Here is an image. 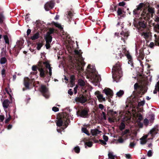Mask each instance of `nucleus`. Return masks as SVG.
<instances>
[{"instance_id":"obj_10","label":"nucleus","mask_w":159,"mask_h":159,"mask_svg":"<svg viewBox=\"0 0 159 159\" xmlns=\"http://www.w3.org/2000/svg\"><path fill=\"white\" fill-rule=\"evenodd\" d=\"M75 100L76 102H79L83 104L87 101V99L83 94H81L80 95V97H76L75 98Z\"/></svg>"},{"instance_id":"obj_25","label":"nucleus","mask_w":159,"mask_h":159,"mask_svg":"<svg viewBox=\"0 0 159 159\" xmlns=\"http://www.w3.org/2000/svg\"><path fill=\"white\" fill-rule=\"evenodd\" d=\"M75 76L74 75H72L70 76V83L71 84L73 85L75 84Z\"/></svg>"},{"instance_id":"obj_55","label":"nucleus","mask_w":159,"mask_h":159,"mask_svg":"<svg viewBox=\"0 0 159 159\" xmlns=\"http://www.w3.org/2000/svg\"><path fill=\"white\" fill-rule=\"evenodd\" d=\"M128 63L129 64H130V66L132 67H134V63L133 60H128Z\"/></svg>"},{"instance_id":"obj_46","label":"nucleus","mask_w":159,"mask_h":159,"mask_svg":"<svg viewBox=\"0 0 159 159\" xmlns=\"http://www.w3.org/2000/svg\"><path fill=\"white\" fill-rule=\"evenodd\" d=\"M8 118L5 120V123L6 124H8L9 122L10 121V112H8Z\"/></svg>"},{"instance_id":"obj_36","label":"nucleus","mask_w":159,"mask_h":159,"mask_svg":"<svg viewBox=\"0 0 159 159\" xmlns=\"http://www.w3.org/2000/svg\"><path fill=\"white\" fill-rule=\"evenodd\" d=\"M154 36L155 38V44L159 46V37H157V35L156 34L154 35Z\"/></svg>"},{"instance_id":"obj_63","label":"nucleus","mask_w":159,"mask_h":159,"mask_svg":"<svg viewBox=\"0 0 159 159\" xmlns=\"http://www.w3.org/2000/svg\"><path fill=\"white\" fill-rule=\"evenodd\" d=\"M41 58L43 59V60H45L46 57L44 53H42L41 54Z\"/></svg>"},{"instance_id":"obj_11","label":"nucleus","mask_w":159,"mask_h":159,"mask_svg":"<svg viewBox=\"0 0 159 159\" xmlns=\"http://www.w3.org/2000/svg\"><path fill=\"white\" fill-rule=\"evenodd\" d=\"M54 3L52 1L47 2L44 5V8L46 11H48L54 7Z\"/></svg>"},{"instance_id":"obj_17","label":"nucleus","mask_w":159,"mask_h":159,"mask_svg":"<svg viewBox=\"0 0 159 159\" xmlns=\"http://www.w3.org/2000/svg\"><path fill=\"white\" fill-rule=\"evenodd\" d=\"M75 56L77 58H78V60H84V59L83 58V57H82V52L81 51V50H75L74 51Z\"/></svg>"},{"instance_id":"obj_33","label":"nucleus","mask_w":159,"mask_h":159,"mask_svg":"<svg viewBox=\"0 0 159 159\" xmlns=\"http://www.w3.org/2000/svg\"><path fill=\"white\" fill-rule=\"evenodd\" d=\"M39 67V64H38V66L33 65L32 67V70L34 72L35 74L37 73V70Z\"/></svg>"},{"instance_id":"obj_45","label":"nucleus","mask_w":159,"mask_h":159,"mask_svg":"<svg viewBox=\"0 0 159 159\" xmlns=\"http://www.w3.org/2000/svg\"><path fill=\"white\" fill-rule=\"evenodd\" d=\"M143 123L144 125L146 126H147L148 125L149 123V120L147 118H145L144 120Z\"/></svg>"},{"instance_id":"obj_60","label":"nucleus","mask_w":159,"mask_h":159,"mask_svg":"<svg viewBox=\"0 0 159 159\" xmlns=\"http://www.w3.org/2000/svg\"><path fill=\"white\" fill-rule=\"evenodd\" d=\"M9 88H6L5 89V91L9 95V98L10 97V93L9 91Z\"/></svg>"},{"instance_id":"obj_8","label":"nucleus","mask_w":159,"mask_h":159,"mask_svg":"<svg viewBox=\"0 0 159 159\" xmlns=\"http://www.w3.org/2000/svg\"><path fill=\"white\" fill-rule=\"evenodd\" d=\"M154 11L153 8L149 7L148 8V11H143L142 14V16L144 19H148L150 17V14H151L152 16V14L154 13Z\"/></svg>"},{"instance_id":"obj_30","label":"nucleus","mask_w":159,"mask_h":159,"mask_svg":"<svg viewBox=\"0 0 159 159\" xmlns=\"http://www.w3.org/2000/svg\"><path fill=\"white\" fill-rule=\"evenodd\" d=\"M154 30L155 31L159 33V24H157L154 25Z\"/></svg>"},{"instance_id":"obj_26","label":"nucleus","mask_w":159,"mask_h":159,"mask_svg":"<svg viewBox=\"0 0 159 159\" xmlns=\"http://www.w3.org/2000/svg\"><path fill=\"white\" fill-rule=\"evenodd\" d=\"M78 83L79 85L81 87L84 86L85 84L84 81L81 79L79 80Z\"/></svg>"},{"instance_id":"obj_39","label":"nucleus","mask_w":159,"mask_h":159,"mask_svg":"<svg viewBox=\"0 0 159 159\" xmlns=\"http://www.w3.org/2000/svg\"><path fill=\"white\" fill-rule=\"evenodd\" d=\"M108 156L110 159H115V156L113 155L112 152H109L108 154Z\"/></svg>"},{"instance_id":"obj_15","label":"nucleus","mask_w":159,"mask_h":159,"mask_svg":"<svg viewBox=\"0 0 159 159\" xmlns=\"http://www.w3.org/2000/svg\"><path fill=\"white\" fill-rule=\"evenodd\" d=\"M103 92H104L108 97H109L112 98L113 96L112 91L109 88L105 89L103 90Z\"/></svg>"},{"instance_id":"obj_16","label":"nucleus","mask_w":159,"mask_h":159,"mask_svg":"<svg viewBox=\"0 0 159 159\" xmlns=\"http://www.w3.org/2000/svg\"><path fill=\"white\" fill-rule=\"evenodd\" d=\"M23 43L24 42L22 40H20L17 42L15 46V48L17 49V51H20L23 48Z\"/></svg>"},{"instance_id":"obj_35","label":"nucleus","mask_w":159,"mask_h":159,"mask_svg":"<svg viewBox=\"0 0 159 159\" xmlns=\"http://www.w3.org/2000/svg\"><path fill=\"white\" fill-rule=\"evenodd\" d=\"M125 56L128 60H132V57L128 52L127 51L125 53Z\"/></svg>"},{"instance_id":"obj_4","label":"nucleus","mask_w":159,"mask_h":159,"mask_svg":"<svg viewBox=\"0 0 159 159\" xmlns=\"http://www.w3.org/2000/svg\"><path fill=\"white\" fill-rule=\"evenodd\" d=\"M134 87L135 91H134V93H136V95L137 96H139L140 94L143 95L147 91L146 90H144L143 86L139 85L137 83H136L134 84Z\"/></svg>"},{"instance_id":"obj_32","label":"nucleus","mask_w":159,"mask_h":159,"mask_svg":"<svg viewBox=\"0 0 159 159\" xmlns=\"http://www.w3.org/2000/svg\"><path fill=\"white\" fill-rule=\"evenodd\" d=\"M125 127V125L123 122H121L119 126V129L120 131H122Z\"/></svg>"},{"instance_id":"obj_48","label":"nucleus","mask_w":159,"mask_h":159,"mask_svg":"<svg viewBox=\"0 0 159 159\" xmlns=\"http://www.w3.org/2000/svg\"><path fill=\"white\" fill-rule=\"evenodd\" d=\"M141 144H145L146 142L147 141L146 140H145V139L143 138H142L141 139Z\"/></svg>"},{"instance_id":"obj_23","label":"nucleus","mask_w":159,"mask_h":159,"mask_svg":"<svg viewBox=\"0 0 159 159\" xmlns=\"http://www.w3.org/2000/svg\"><path fill=\"white\" fill-rule=\"evenodd\" d=\"M54 29L53 28H50L49 29V31L48 32L45 38H48L49 37H51V39L52 38L51 34L54 32Z\"/></svg>"},{"instance_id":"obj_6","label":"nucleus","mask_w":159,"mask_h":159,"mask_svg":"<svg viewBox=\"0 0 159 159\" xmlns=\"http://www.w3.org/2000/svg\"><path fill=\"white\" fill-rule=\"evenodd\" d=\"M89 109L87 108H84L79 109L77 112V114L83 118H88L89 116L88 112Z\"/></svg>"},{"instance_id":"obj_41","label":"nucleus","mask_w":159,"mask_h":159,"mask_svg":"<svg viewBox=\"0 0 159 159\" xmlns=\"http://www.w3.org/2000/svg\"><path fill=\"white\" fill-rule=\"evenodd\" d=\"M4 40L5 41V43H7L9 44V40L7 36L6 35H5L4 36Z\"/></svg>"},{"instance_id":"obj_51","label":"nucleus","mask_w":159,"mask_h":159,"mask_svg":"<svg viewBox=\"0 0 159 159\" xmlns=\"http://www.w3.org/2000/svg\"><path fill=\"white\" fill-rule=\"evenodd\" d=\"M152 151L151 150H149L148 152L147 155L148 157H151L152 156Z\"/></svg>"},{"instance_id":"obj_18","label":"nucleus","mask_w":159,"mask_h":159,"mask_svg":"<svg viewBox=\"0 0 159 159\" xmlns=\"http://www.w3.org/2000/svg\"><path fill=\"white\" fill-rule=\"evenodd\" d=\"M30 83V80L28 78H25L24 80V84L27 89H29V85Z\"/></svg>"},{"instance_id":"obj_31","label":"nucleus","mask_w":159,"mask_h":159,"mask_svg":"<svg viewBox=\"0 0 159 159\" xmlns=\"http://www.w3.org/2000/svg\"><path fill=\"white\" fill-rule=\"evenodd\" d=\"M52 24H53L56 27H57L59 29H61L63 28L60 24L55 22H52Z\"/></svg>"},{"instance_id":"obj_5","label":"nucleus","mask_w":159,"mask_h":159,"mask_svg":"<svg viewBox=\"0 0 159 159\" xmlns=\"http://www.w3.org/2000/svg\"><path fill=\"white\" fill-rule=\"evenodd\" d=\"M87 68L88 69V71L93 74L95 76V79H97V81H99L101 80V77L100 75H98V72L96 71L95 67L91 66L90 64L88 65Z\"/></svg>"},{"instance_id":"obj_62","label":"nucleus","mask_w":159,"mask_h":159,"mask_svg":"<svg viewBox=\"0 0 159 159\" xmlns=\"http://www.w3.org/2000/svg\"><path fill=\"white\" fill-rule=\"evenodd\" d=\"M125 4V3L124 2H120L119 3V5L120 6H124Z\"/></svg>"},{"instance_id":"obj_13","label":"nucleus","mask_w":159,"mask_h":159,"mask_svg":"<svg viewBox=\"0 0 159 159\" xmlns=\"http://www.w3.org/2000/svg\"><path fill=\"white\" fill-rule=\"evenodd\" d=\"M143 3H140L137 6L136 9H134L133 11V14L136 15L139 14L142 10V9L143 6Z\"/></svg>"},{"instance_id":"obj_42","label":"nucleus","mask_w":159,"mask_h":159,"mask_svg":"<svg viewBox=\"0 0 159 159\" xmlns=\"http://www.w3.org/2000/svg\"><path fill=\"white\" fill-rule=\"evenodd\" d=\"M74 150L75 152L76 153H79L80 152V149L79 146L75 147L74 148Z\"/></svg>"},{"instance_id":"obj_54","label":"nucleus","mask_w":159,"mask_h":159,"mask_svg":"<svg viewBox=\"0 0 159 159\" xmlns=\"http://www.w3.org/2000/svg\"><path fill=\"white\" fill-rule=\"evenodd\" d=\"M99 141L100 142V143L102 145H105L107 144L106 142L104 141L103 140L99 139Z\"/></svg>"},{"instance_id":"obj_43","label":"nucleus","mask_w":159,"mask_h":159,"mask_svg":"<svg viewBox=\"0 0 159 159\" xmlns=\"http://www.w3.org/2000/svg\"><path fill=\"white\" fill-rule=\"evenodd\" d=\"M115 118H113V117H111L110 116H109L108 118V121L110 123H114L115 122Z\"/></svg>"},{"instance_id":"obj_20","label":"nucleus","mask_w":159,"mask_h":159,"mask_svg":"<svg viewBox=\"0 0 159 159\" xmlns=\"http://www.w3.org/2000/svg\"><path fill=\"white\" fill-rule=\"evenodd\" d=\"M45 39L46 42L45 45L46 48L47 49H48L50 48V44L52 41V39L50 37H49L48 38H45Z\"/></svg>"},{"instance_id":"obj_49","label":"nucleus","mask_w":159,"mask_h":159,"mask_svg":"<svg viewBox=\"0 0 159 159\" xmlns=\"http://www.w3.org/2000/svg\"><path fill=\"white\" fill-rule=\"evenodd\" d=\"M145 101L143 100L139 102L138 106L139 107L141 106H143L145 104Z\"/></svg>"},{"instance_id":"obj_3","label":"nucleus","mask_w":159,"mask_h":159,"mask_svg":"<svg viewBox=\"0 0 159 159\" xmlns=\"http://www.w3.org/2000/svg\"><path fill=\"white\" fill-rule=\"evenodd\" d=\"M121 64L119 61L113 66L112 69V78L115 81L117 82L122 76Z\"/></svg>"},{"instance_id":"obj_40","label":"nucleus","mask_w":159,"mask_h":159,"mask_svg":"<svg viewBox=\"0 0 159 159\" xmlns=\"http://www.w3.org/2000/svg\"><path fill=\"white\" fill-rule=\"evenodd\" d=\"M66 15L67 18L68 19H70V18L72 17L73 16V14L70 11H69L67 12Z\"/></svg>"},{"instance_id":"obj_44","label":"nucleus","mask_w":159,"mask_h":159,"mask_svg":"<svg viewBox=\"0 0 159 159\" xmlns=\"http://www.w3.org/2000/svg\"><path fill=\"white\" fill-rule=\"evenodd\" d=\"M141 35L145 39L148 38V34L147 33H141Z\"/></svg>"},{"instance_id":"obj_47","label":"nucleus","mask_w":159,"mask_h":159,"mask_svg":"<svg viewBox=\"0 0 159 159\" xmlns=\"http://www.w3.org/2000/svg\"><path fill=\"white\" fill-rule=\"evenodd\" d=\"M85 145L89 147H91L93 145V143L91 142H87L85 143Z\"/></svg>"},{"instance_id":"obj_19","label":"nucleus","mask_w":159,"mask_h":159,"mask_svg":"<svg viewBox=\"0 0 159 159\" xmlns=\"http://www.w3.org/2000/svg\"><path fill=\"white\" fill-rule=\"evenodd\" d=\"M137 27L139 30L142 31L145 28L146 25L143 22L139 21L138 23Z\"/></svg>"},{"instance_id":"obj_14","label":"nucleus","mask_w":159,"mask_h":159,"mask_svg":"<svg viewBox=\"0 0 159 159\" xmlns=\"http://www.w3.org/2000/svg\"><path fill=\"white\" fill-rule=\"evenodd\" d=\"M110 107H108L107 108V115L109 116H111L113 118H115L116 116L117 115V113L116 111H114L112 109L109 110L108 108Z\"/></svg>"},{"instance_id":"obj_12","label":"nucleus","mask_w":159,"mask_h":159,"mask_svg":"<svg viewBox=\"0 0 159 159\" xmlns=\"http://www.w3.org/2000/svg\"><path fill=\"white\" fill-rule=\"evenodd\" d=\"M120 35L121 40H123L125 43V40L127 39L129 35L128 32L123 31L120 33Z\"/></svg>"},{"instance_id":"obj_28","label":"nucleus","mask_w":159,"mask_h":159,"mask_svg":"<svg viewBox=\"0 0 159 159\" xmlns=\"http://www.w3.org/2000/svg\"><path fill=\"white\" fill-rule=\"evenodd\" d=\"M81 130L83 132L86 134L88 135L89 136L90 135L89 133V131L87 130V128H85V127L82 128L81 129Z\"/></svg>"},{"instance_id":"obj_58","label":"nucleus","mask_w":159,"mask_h":159,"mask_svg":"<svg viewBox=\"0 0 159 159\" xmlns=\"http://www.w3.org/2000/svg\"><path fill=\"white\" fill-rule=\"evenodd\" d=\"M103 139L106 142H107L108 139V137L105 135H103Z\"/></svg>"},{"instance_id":"obj_34","label":"nucleus","mask_w":159,"mask_h":159,"mask_svg":"<svg viewBox=\"0 0 159 159\" xmlns=\"http://www.w3.org/2000/svg\"><path fill=\"white\" fill-rule=\"evenodd\" d=\"M137 117L138 118L137 121H141L143 120V116L140 113H138L137 115Z\"/></svg>"},{"instance_id":"obj_64","label":"nucleus","mask_w":159,"mask_h":159,"mask_svg":"<svg viewBox=\"0 0 159 159\" xmlns=\"http://www.w3.org/2000/svg\"><path fill=\"white\" fill-rule=\"evenodd\" d=\"M68 93L70 94V95H72L73 93L72 91V89H69L68 91Z\"/></svg>"},{"instance_id":"obj_52","label":"nucleus","mask_w":159,"mask_h":159,"mask_svg":"<svg viewBox=\"0 0 159 159\" xmlns=\"http://www.w3.org/2000/svg\"><path fill=\"white\" fill-rule=\"evenodd\" d=\"M43 46V44L41 43H39L37 44V48L38 50H39Z\"/></svg>"},{"instance_id":"obj_2","label":"nucleus","mask_w":159,"mask_h":159,"mask_svg":"<svg viewBox=\"0 0 159 159\" xmlns=\"http://www.w3.org/2000/svg\"><path fill=\"white\" fill-rule=\"evenodd\" d=\"M57 120L56 122L57 125L58 127L63 126L66 128L70 122L68 114L66 112L60 114L57 116Z\"/></svg>"},{"instance_id":"obj_21","label":"nucleus","mask_w":159,"mask_h":159,"mask_svg":"<svg viewBox=\"0 0 159 159\" xmlns=\"http://www.w3.org/2000/svg\"><path fill=\"white\" fill-rule=\"evenodd\" d=\"M10 103V101L8 99H5L2 102L3 107L5 110L6 109Z\"/></svg>"},{"instance_id":"obj_1","label":"nucleus","mask_w":159,"mask_h":159,"mask_svg":"<svg viewBox=\"0 0 159 159\" xmlns=\"http://www.w3.org/2000/svg\"><path fill=\"white\" fill-rule=\"evenodd\" d=\"M68 66L70 70L74 72L78 71L79 73L84 70L83 67L85 64L84 60H68Z\"/></svg>"},{"instance_id":"obj_56","label":"nucleus","mask_w":159,"mask_h":159,"mask_svg":"<svg viewBox=\"0 0 159 159\" xmlns=\"http://www.w3.org/2000/svg\"><path fill=\"white\" fill-rule=\"evenodd\" d=\"M52 110L55 112H57L59 111V109L58 107H54L52 108Z\"/></svg>"},{"instance_id":"obj_29","label":"nucleus","mask_w":159,"mask_h":159,"mask_svg":"<svg viewBox=\"0 0 159 159\" xmlns=\"http://www.w3.org/2000/svg\"><path fill=\"white\" fill-rule=\"evenodd\" d=\"M123 11V9L121 8H118L117 12L118 16H121Z\"/></svg>"},{"instance_id":"obj_53","label":"nucleus","mask_w":159,"mask_h":159,"mask_svg":"<svg viewBox=\"0 0 159 159\" xmlns=\"http://www.w3.org/2000/svg\"><path fill=\"white\" fill-rule=\"evenodd\" d=\"M117 141L119 143H123L124 140L121 137H120Z\"/></svg>"},{"instance_id":"obj_59","label":"nucleus","mask_w":159,"mask_h":159,"mask_svg":"<svg viewBox=\"0 0 159 159\" xmlns=\"http://www.w3.org/2000/svg\"><path fill=\"white\" fill-rule=\"evenodd\" d=\"M135 145V143L134 142H131L130 143L129 146L131 148H133Z\"/></svg>"},{"instance_id":"obj_57","label":"nucleus","mask_w":159,"mask_h":159,"mask_svg":"<svg viewBox=\"0 0 159 159\" xmlns=\"http://www.w3.org/2000/svg\"><path fill=\"white\" fill-rule=\"evenodd\" d=\"M140 121H138V125L139 126V128H142L143 127V123L141 122Z\"/></svg>"},{"instance_id":"obj_22","label":"nucleus","mask_w":159,"mask_h":159,"mask_svg":"<svg viewBox=\"0 0 159 159\" xmlns=\"http://www.w3.org/2000/svg\"><path fill=\"white\" fill-rule=\"evenodd\" d=\"M101 132V131L97 129H91V133L93 136H96L98 134Z\"/></svg>"},{"instance_id":"obj_9","label":"nucleus","mask_w":159,"mask_h":159,"mask_svg":"<svg viewBox=\"0 0 159 159\" xmlns=\"http://www.w3.org/2000/svg\"><path fill=\"white\" fill-rule=\"evenodd\" d=\"M44 62L41 61L39 62V67L38 70L40 72V76L41 77L44 78L45 76V72L44 70Z\"/></svg>"},{"instance_id":"obj_7","label":"nucleus","mask_w":159,"mask_h":159,"mask_svg":"<svg viewBox=\"0 0 159 159\" xmlns=\"http://www.w3.org/2000/svg\"><path fill=\"white\" fill-rule=\"evenodd\" d=\"M40 92L42 93V95L46 98L49 97L48 89L46 85H41L39 89Z\"/></svg>"},{"instance_id":"obj_38","label":"nucleus","mask_w":159,"mask_h":159,"mask_svg":"<svg viewBox=\"0 0 159 159\" xmlns=\"http://www.w3.org/2000/svg\"><path fill=\"white\" fill-rule=\"evenodd\" d=\"M130 130L129 129H126L124 131L122 132L121 135L122 136H124L126 135L127 134L129 133Z\"/></svg>"},{"instance_id":"obj_27","label":"nucleus","mask_w":159,"mask_h":159,"mask_svg":"<svg viewBox=\"0 0 159 159\" xmlns=\"http://www.w3.org/2000/svg\"><path fill=\"white\" fill-rule=\"evenodd\" d=\"M149 133L153 136L154 134H157V129L156 128H153L150 131Z\"/></svg>"},{"instance_id":"obj_24","label":"nucleus","mask_w":159,"mask_h":159,"mask_svg":"<svg viewBox=\"0 0 159 159\" xmlns=\"http://www.w3.org/2000/svg\"><path fill=\"white\" fill-rule=\"evenodd\" d=\"M39 37V32H37L34 34L30 37V39L32 40H35L37 39Z\"/></svg>"},{"instance_id":"obj_37","label":"nucleus","mask_w":159,"mask_h":159,"mask_svg":"<svg viewBox=\"0 0 159 159\" xmlns=\"http://www.w3.org/2000/svg\"><path fill=\"white\" fill-rule=\"evenodd\" d=\"M124 93V92L123 90H120L116 93V95L119 97L121 96Z\"/></svg>"},{"instance_id":"obj_61","label":"nucleus","mask_w":159,"mask_h":159,"mask_svg":"<svg viewBox=\"0 0 159 159\" xmlns=\"http://www.w3.org/2000/svg\"><path fill=\"white\" fill-rule=\"evenodd\" d=\"M5 117L3 115H0V121L2 122L4 119Z\"/></svg>"},{"instance_id":"obj_50","label":"nucleus","mask_w":159,"mask_h":159,"mask_svg":"<svg viewBox=\"0 0 159 159\" xmlns=\"http://www.w3.org/2000/svg\"><path fill=\"white\" fill-rule=\"evenodd\" d=\"M103 97V96L102 94H100V95H97V97L99 101H102V98Z\"/></svg>"}]
</instances>
